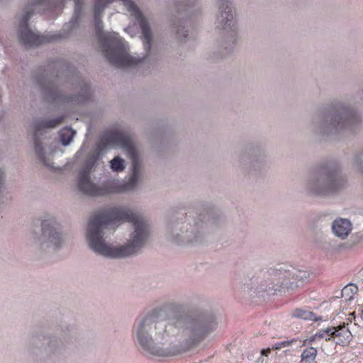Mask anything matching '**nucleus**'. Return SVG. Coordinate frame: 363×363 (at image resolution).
<instances>
[{
	"label": "nucleus",
	"instance_id": "nucleus-1",
	"mask_svg": "<svg viewBox=\"0 0 363 363\" xmlns=\"http://www.w3.org/2000/svg\"><path fill=\"white\" fill-rule=\"evenodd\" d=\"M94 22L102 52L113 65L143 67L151 52L152 35L132 0H95Z\"/></svg>",
	"mask_w": 363,
	"mask_h": 363
},
{
	"label": "nucleus",
	"instance_id": "nucleus-2",
	"mask_svg": "<svg viewBox=\"0 0 363 363\" xmlns=\"http://www.w3.org/2000/svg\"><path fill=\"white\" fill-rule=\"evenodd\" d=\"M142 167L133 134L126 130L107 133L79 171L77 189L91 196L133 189L142 178Z\"/></svg>",
	"mask_w": 363,
	"mask_h": 363
},
{
	"label": "nucleus",
	"instance_id": "nucleus-3",
	"mask_svg": "<svg viewBox=\"0 0 363 363\" xmlns=\"http://www.w3.org/2000/svg\"><path fill=\"white\" fill-rule=\"evenodd\" d=\"M215 315L208 311L193 309L168 320L154 308L138 316L132 337L145 357H172L186 352L203 340L217 327Z\"/></svg>",
	"mask_w": 363,
	"mask_h": 363
},
{
	"label": "nucleus",
	"instance_id": "nucleus-4",
	"mask_svg": "<svg viewBox=\"0 0 363 363\" xmlns=\"http://www.w3.org/2000/svg\"><path fill=\"white\" fill-rule=\"evenodd\" d=\"M150 225L128 206L109 208L91 216L86 240L96 255L109 259L125 258L138 253L150 235Z\"/></svg>",
	"mask_w": 363,
	"mask_h": 363
},
{
	"label": "nucleus",
	"instance_id": "nucleus-5",
	"mask_svg": "<svg viewBox=\"0 0 363 363\" xmlns=\"http://www.w3.org/2000/svg\"><path fill=\"white\" fill-rule=\"evenodd\" d=\"M84 16V0H29L18 15V36L26 47L71 38Z\"/></svg>",
	"mask_w": 363,
	"mask_h": 363
},
{
	"label": "nucleus",
	"instance_id": "nucleus-6",
	"mask_svg": "<svg viewBox=\"0 0 363 363\" xmlns=\"http://www.w3.org/2000/svg\"><path fill=\"white\" fill-rule=\"evenodd\" d=\"M77 337L74 325L60 322L52 333L33 334L26 347V354L35 363H65Z\"/></svg>",
	"mask_w": 363,
	"mask_h": 363
},
{
	"label": "nucleus",
	"instance_id": "nucleus-7",
	"mask_svg": "<svg viewBox=\"0 0 363 363\" xmlns=\"http://www.w3.org/2000/svg\"><path fill=\"white\" fill-rule=\"evenodd\" d=\"M363 127V115L350 104L332 101L318 108L310 122L311 133L319 140L335 139L346 130L354 132Z\"/></svg>",
	"mask_w": 363,
	"mask_h": 363
},
{
	"label": "nucleus",
	"instance_id": "nucleus-8",
	"mask_svg": "<svg viewBox=\"0 0 363 363\" xmlns=\"http://www.w3.org/2000/svg\"><path fill=\"white\" fill-rule=\"evenodd\" d=\"M55 67V62H52L39 66L32 74L33 82L40 89L46 101L57 106H67L83 104L92 99L94 92L90 84L78 77L74 79L75 88L79 89L77 94H63L58 82L59 77L57 75L52 77V71Z\"/></svg>",
	"mask_w": 363,
	"mask_h": 363
},
{
	"label": "nucleus",
	"instance_id": "nucleus-9",
	"mask_svg": "<svg viewBox=\"0 0 363 363\" xmlns=\"http://www.w3.org/2000/svg\"><path fill=\"white\" fill-rule=\"evenodd\" d=\"M349 186L341 163L330 160L320 163L306 177L303 191L311 198L326 199L340 194Z\"/></svg>",
	"mask_w": 363,
	"mask_h": 363
},
{
	"label": "nucleus",
	"instance_id": "nucleus-10",
	"mask_svg": "<svg viewBox=\"0 0 363 363\" xmlns=\"http://www.w3.org/2000/svg\"><path fill=\"white\" fill-rule=\"evenodd\" d=\"M215 210L208 205L190 210L185 215L178 214L169 221L166 238L177 245L197 244L204 239L206 221L214 219Z\"/></svg>",
	"mask_w": 363,
	"mask_h": 363
},
{
	"label": "nucleus",
	"instance_id": "nucleus-11",
	"mask_svg": "<svg viewBox=\"0 0 363 363\" xmlns=\"http://www.w3.org/2000/svg\"><path fill=\"white\" fill-rule=\"evenodd\" d=\"M309 277V272L293 266L279 264L271 273L270 283L259 277H254L245 279L240 284V289L252 296L251 292L277 291L279 288L294 289L301 286Z\"/></svg>",
	"mask_w": 363,
	"mask_h": 363
},
{
	"label": "nucleus",
	"instance_id": "nucleus-12",
	"mask_svg": "<svg viewBox=\"0 0 363 363\" xmlns=\"http://www.w3.org/2000/svg\"><path fill=\"white\" fill-rule=\"evenodd\" d=\"M218 11L216 15V28L220 29V38L218 40L220 56L213 57L217 60L232 53L238 43V26L234 18V11L230 0H216Z\"/></svg>",
	"mask_w": 363,
	"mask_h": 363
},
{
	"label": "nucleus",
	"instance_id": "nucleus-13",
	"mask_svg": "<svg viewBox=\"0 0 363 363\" xmlns=\"http://www.w3.org/2000/svg\"><path fill=\"white\" fill-rule=\"evenodd\" d=\"M233 165L243 174H257L267 166V155L264 146L259 142L245 145L235 154Z\"/></svg>",
	"mask_w": 363,
	"mask_h": 363
},
{
	"label": "nucleus",
	"instance_id": "nucleus-14",
	"mask_svg": "<svg viewBox=\"0 0 363 363\" xmlns=\"http://www.w3.org/2000/svg\"><path fill=\"white\" fill-rule=\"evenodd\" d=\"M40 228V235L34 241L36 247L44 252H55L63 247L66 242L65 235L55 216L44 215Z\"/></svg>",
	"mask_w": 363,
	"mask_h": 363
},
{
	"label": "nucleus",
	"instance_id": "nucleus-15",
	"mask_svg": "<svg viewBox=\"0 0 363 363\" xmlns=\"http://www.w3.org/2000/svg\"><path fill=\"white\" fill-rule=\"evenodd\" d=\"M63 121L64 116H59L52 119L38 118L33 123V140L35 155L45 166L50 168H53V166L50 158L46 156L45 147L49 137L47 135L45 129L54 128L61 124Z\"/></svg>",
	"mask_w": 363,
	"mask_h": 363
},
{
	"label": "nucleus",
	"instance_id": "nucleus-16",
	"mask_svg": "<svg viewBox=\"0 0 363 363\" xmlns=\"http://www.w3.org/2000/svg\"><path fill=\"white\" fill-rule=\"evenodd\" d=\"M333 328L331 337L337 338L336 340H334L336 345L345 346L352 340V335L350 330L345 328V324L337 327H333Z\"/></svg>",
	"mask_w": 363,
	"mask_h": 363
},
{
	"label": "nucleus",
	"instance_id": "nucleus-17",
	"mask_svg": "<svg viewBox=\"0 0 363 363\" xmlns=\"http://www.w3.org/2000/svg\"><path fill=\"white\" fill-rule=\"evenodd\" d=\"M332 230L336 236L344 239L347 237L351 232L352 224L348 219L337 218L333 223Z\"/></svg>",
	"mask_w": 363,
	"mask_h": 363
},
{
	"label": "nucleus",
	"instance_id": "nucleus-18",
	"mask_svg": "<svg viewBox=\"0 0 363 363\" xmlns=\"http://www.w3.org/2000/svg\"><path fill=\"white\" fill-rule=\"evenodd\" d=\"M352 164L358 173L363 174V143L361 148L353 153Z\"/></svg>",
	"mask_w": 363,
	"mask_h": 363
},
{
	"label": "nucleus",
	"instance_id": "nucleus-19",
	"mask_svg": "<svg viewBox=\"0 0 363 363\" xmlns=\"http://www.w3.org/2000/svg\"><path fill=\"white\" fill-rule=\"evenodd\" d=\"M318 354L316 348L309 347L303 350L301 354L300 363H313Z\"/></svg>",
	"mask_w": 363,
	"mask_h": 363
},
{
	"label": "nucleus",
	"instance_id": "nucleus-20",
	"mask_svg": "<svg viewBox=\"0 0 363 363\" xmlns=\"http://www.w3.org/2000/svg\"><path fill=\"white\" fill-rule=\"evenodd\" d=\"M186 21L181 18H174L172 21V26L175 29L177 34L182 39H184L188 35V30H186Z\"/></svg>",
	"mask_w": 363,
	"mask_h": 363
},
{
	"label": "nucleus",
	"instance_id": "nucleus-21",
	"mask_svg": "<svg viewBox=\"0 0 363 363\" xmlns=\"http://www.w3.org/2000/svg\"><path fill=\"white\" fill-rule=\"evenodd\" d=\"M75 134L76 132L71 128L65 127L61 129L59 135L62 144L65 146L69 145Z\"/></svg>",
	"mask_w": 363,
	"mask_h": 363
},
{
	"label": "nucleus",
	"instance_id": "nucleus-22",
	"mask_svg": "<svg viewBox=\"0 0 363 363\" xmlns=\"http://www.w3.org/2000/svg\"><path fill=\"white\" fill-rule=\"evenodd\" d=\"M197 0H178L175 5L179 14L183 12L189 11L190 9L194 8L197 4Z\"/></svg>",
	"mask_w": 363,
	"mask_h": 363
},
{
	"label": "nucleus",
	"instance_id": "nucleus-23",
	"mask_svg": "<svg viewBox=\"0 0 363 363\" xmlns=\"http://www.w3.org/2000/svg\"><path fill=\"white\" fill-rule=\"evenodd\" d=\"M292 316L295 318H301L303 320H311L315 321L322 319L321 317L317 318L315 315L311 311L299 308H297L294 311V312L292 313Z\"/></svg>",
	"mask_w": 363,
	"mask_h": 363
},
{
	"label": "nucleus",
	"instance_id": "nucleus-24",
	"mask_svg": "<svg viewBox=\"0 0 363 363\" xmlns=\"http://www.w3.org/2000/svg\"><path fill=\"white\" fill-rule=\"evenodd\" d=\"M358 288L356 285L350 284L345 286L342 290V296H346L347 300L353 298V295L357 294Z\"/></svg>",
	"mask_w": 363,
	"mask_h": 363
},
{
	"label": "nucleus",
	"instance_id": "nucleus-25",
	"mask_svg": "<svg viewBox=\"0 0 363 363\" xmlns=\"http://www.w3.org/2000/svg\"><path fill=\"white\" fill-rule=\"evenodd\" d=\"M111 168L113 172H119L125 169V161L119 157H115L111 160Z\"/></svg>",
	"mask_w": 363,
	"mask_h": 363
},
{
	"label": "nucleus",
	"instance_id": "nucleus-26",
	"mask_svg": "<svg viewBox=\"0 0 363 363\" xmlns=\"http://www.w3.org/2000/svg\"><path fill=\"white\" fill-rule=\"evenodd\" d=\"M297 341H298V338H293L289 340L281 341L280 342L275 343L274 345H272V349L280 350L282 347H289Z\"/></svg>",
	"mask_w": 363,
	"mask_h": 363
},
{
	"label": "nucleus",
	"instance_id": "nucleus-27",
	"mask_svg": "<svg viewBox=\"0 0 363 363\" xmlns=\"http://www.w3.org/2000/svg\"><path fill=\"white\" fill-rule=\"evenodd\" d=\"M333 330V327H329V328H327L326 329H324V330H319V332L316 333V336L318 338H323L325 335H328V337H326L325 338V340L326 341H330L331 340V332L332 330Z\"/></svg>",
	"mask_w": 363,
	"mask_h": 363
},
{
	"label": "nucleus",
	"instance_id": "nucleus-28",
	"mask_svg": "<svg viewBox=\"0 0 363 363\" xmlns=\"http://www.w3.org/2000/svg\"><path fill=\"white\" fill-rule=\"evenodd\" d=\"M317 338L318 337L316 336V334L313 335L309 339L305 340L301 347L306 346V345L310 344L311 342L315 341Z\"/></svg>",
	"mask_w": 363,
	"mask_h": 363
},
{
	"label": "nucleus",
	"instance_id": "nucleus-29",
	"mask_svg": "<svg viewBox=\"0 0 363 363\" xmlns=\"http://www.w3.org/2000/svg\"><path fill=\"white\" fill-rule=\"evenodd\" d=\"M357 99H358V104L363 106V88L359 89V91L357 93Z\"/></svg>",
	"mask_w": 363,
	"mask_h": 363
},
{
	"label": "nucleus",
	"instance_id": "nucleus-30",
	"mask_svg": "<svg viewBox=\"0 0 363 363\" xmlns=\"http://www.w3.org/2000/svg\"><path fill=\"white\" fill-rule=\"evenodd\" d=\"M271 352V349L270 348H268V349H263L261 351V353L262 355H264V356H268L269 354Z\"/></svg>",
	"mask_w": 363,
	"mask_h": 363
},
{
	"label": "nucleus",
	"instance_id": "nucleus-31",
	"mask_svg": "<svg viewBox=\"0 0 363 363\" xmlns=\"http://www.w3.org/2000/svg\"><path fill=\"white\" fill-rule=\"evenodd\" d=\"M358 238L360 240H363V230L358 233Z\"/></svg>",
	"mask_w": 363,
	"mask_h": 363
},
{
	"label": "nucleus",
	"instance_id": "nucleus-32",
	"mask_svg": "<svg viewBox=\"0 0 363 363\" xmlns=\"http://www.w3.org/2000/svg\"><path fill=\"white\" fill-rule=\"evenodd\" d=\"M362 316L363 318V309L362 310Z\"/></svg>",
	"mask_w": 363,
	"mask_h": 363
}]
</instances>
